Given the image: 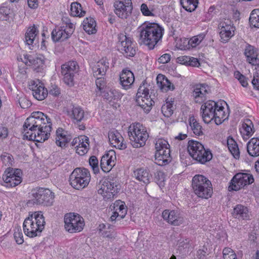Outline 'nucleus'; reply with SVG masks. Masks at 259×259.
I'll use <instances>...</instances> for the list:
<instances>
[{"mask_svg": "<svg viewBox=\"0 0 259 259\" xmlns=\"http://www.w3.org/2000/svg\"><path fill=\"white\" fill-rule=\"evenodd\" d=\"M156 152L166 151L169 149V145L167 141L163 139H158L155 144Z\"/></svg>", "mask_w": 259, "mask_h": 259, "instance_id": "47", "label": "nucleus"}, {"mask_svg": "<svg viewBox=\"0 0 259 259\" xmlns=\"http://www.w3.org/2000/svg\"><path fill=\"white\" fill-rule=\"evenodd\" d=\"M128 134L132 145L135 148L143 147L149 137L146 128L140 123L131 124Z\"/></svg>", "mask_w": 259, "mask_h": 259, "instance_id": "7", "label": "nucleus"}, {"mask_svg": "<svg viewBox=\"0 0 259 259\" xmlns=\"http://www.w3.org/2000/svg\"><path fill=\"white\" fill-rule=\"evenodd\" d=\"M254 182L252 175L246 173H238L231 181L229 186V191H238L244 186L251 184Z\"/></svg>", "mask_w": 259, "mask_h": 259, "instance_id": "16", "label": "nucleus"}, {"mask_svg": "<svg viewBox=\"0 0 259 259\" xmlns=\"http://www.w3.org/2000/svg\"><path fill=\"white\" fill-rule=\"evenodd\" d=\"M19 102L21 107L23 109L27 108L31 105L30 102L24 98H21Z\"/></svg>", "mask_w": 259, "mask_h": 259, "instance_id": "58", "label": "nucleus"}, {"mask_svg": "<svg viewBox=\"0 0 259 259\" xmlns=\"http://www.w3.org/2000/svg\"><path fill=\"white\" fill-rule=\"evenodd\" d=\"M69 139L66 135V132L62 128H59L56 131V144L63 147L69 142Z\"/></svg>", "mask_w": 259, "mask_h": 259, "instance_id": "37", "label": "nucleus"}, {"mask_svg": "<svg viewBox=\"0 0 259 259\" xmlns=\"http://www.w3.org/2000/svg\"><path fill=\"white\" fill-rule=\"evenodd\" d=\"M147 86V84L144 82L140 85L136 95V101L145 112L148 113L151 110L154 102L150 98L149 90Z\"/></svg>", "mask_w": 259, "mask_h": 259, "instance_id": "11", "label": "nucleus"}, {"mask_svg": "<svg viewBox=\"0 0 259 259\" xmlns=\"http://www.w3.org/2000/svg\"><path fill=\"white\" fill-rule=\"evenodd\" d=\"M177 250L180 254H184L188 251V239L182 240L179 241Z\"/></svg>", "mask_w": 259, "mask_h": 259, "instance_id": "50", "label": "nucleus"}, {"mask_svg": "<svg viewBox=\"0 0 259 259\" xmlns=\"http://www.w3.org/2000/svg\"><path fill=\"white\" fill-rule=\"evenodd\" d=\"M141 11L144 16H153V13L149 9L148 6L145 4H142L141 6Z\"/></svg>", "mask_w": 259, "mask_h": 259, "instance_id": "55", "label": "nucleus"}, {"mask_svg": "<svg viewBox=\"0 0 259 259\" xmlns=\"http://www.w3.org/2000/svg\"><path fill=\"white\" fill-rule=\"evenodd\" d=\"M14 237L17 244H22L24 242L23 235L20 227H15Z\"/></svg>", "mask_w": 259, "mask_h": 259, "instance_id": "49", "label": "nucleus"}, {"mask_svg": "<svg viewBox=\"0 0 259 259\" xmlns=\"http://www.w3.org/2000/svg\"><path fill=\"white\" fill-rule=\"evenodd\" d=\"M74 29V25L68 18H62L61 23L56 26L51 33L53 41L58 42L66 40L71 36Z\"/></svg>", "mask_w": 259, "mask_h": 259, "instance_id": "8", "label": "nucleus"}, {"mask_svg": "<svg viewBox=\"0 0 259 259\" xmlns=\"http://www.w3.org/2000/svg\"><path fill=\"white\" fill-rule=\"evenodd\" d=\"M109 62L106 58H104L99 61L93 68L94 75L103 76L109 68Z\"/></svg>", "mask_w": 259, "mask_h": 259, "instance_id": "34", "label": "nucleus"}, {"mask_svg": "<svg viewBox=\"0 0 259 259\" xmlns=\"http://www.w3.org/2000/svg\"><path fill=\"white\" fill-rule=\"evenodd\" d=\"M65 228L69 233L80 232L84 226V221L78 214L69 213L64 217Z\"/></svg>", "mask_w": 259, "mask_h": 259, "instance_id": "13", "label": "nucleus"}, {"mask_svg": "<svg viewBox=\"0 0 259 259\" xmlns=\"http://www.w3.org/2000/svg\"><path fill=\"white\" fill-rule=\"evenodd\" d=\"M118 50L126 57H133L136 53L135 44L123 33L118 35Z\"/></svg>", "mask_w": 259, "mask_h": 259, "instance_id": "15", "label": "nucleus"}, {"mask_svg": "<svg viewBox=\"0 0 259 259\" xmlns=\"http://www.w3.org/2000/svg\"><path fill=\"white\" fill-rule=\"evenodd\" d=\"M156 80L158 87L163 92L173 91L175 89L174 85L163 74H158Z\"/></svg>", "mask_w": 259, "mask_h": 259, "instance_id": "29", "label": "nucleus"}, {"mask_svg": "<svg viewBox=\"0 0 259 259\" xmlns=\"http://www.w3.org/2000/svg\"><path fill=\"white\" fill-rule=\"evenodd\" d=\"M244 54L246 57L247 61L252 65L259 64V59L257 58V52L256 49L252 46L247 45Z\"/></svg>", "mask_w": 259, "mask_h": 259, "instance_id": "28", "label": "nucleus"}, {"mask_svg": "<svg viewBox=\"0 0 259 259\" xmlns=\"http://www.w3.org/2000/svg\"><path fill=\"white\" fill-rule=\"evenodd\" d=\"M252 83L254 88L259 90V74L254 75L252 80Z\"/></svg>", "mask_w": 259, "mask_h": 259, "instance_id": "63", "label": "nucleus"}, {"mask_svg": "<svg viewBox=\"0 0 259 259\" xmlns=\"http://www.w3.org/2000/svg\"><path fill=\"white\" fill-rule=\"evenodd\" d=\"M175 107L172 102H166L161 107V112L165 117H169L172 114Z\"/></svg>", "mask_w": 259, "mask_h": 259, "instance_id": "46", "label": "nucleus"}, {"mask_svg": "<svg viewBox=\"0 0 259 259\" xmlns=\"http://www.w3.org/2000/svg\"><path fill=\"white\" fill-rule=\"evenodd\" d=\"M45 218L41 211H35L29 214L23 224L25 234L30 238L39 236L45 228Z\"/></svg>", "mask_w": 259, "mask_h": 259, "instance_id": "4", "label": "nucleus"}, {"mask_svg": "<svg viewBox=\"0 0 259 259\" xmlns=\"http://www.w3.org/2000/svg\"><path fill=\"white\" fill-rule=\"evenodd\" d=\"M79 69L78 65L75 61H69L61 66V75L63 77L64 82L69 87L74 84V76Z\"/></svg>", "mask_w": 259, "mask_h": 259, "instance_id": "12", "label": "nucleus"}, {"mask_svg": "<svg viewBox=\"0 0 259 259\" xmlns=\"http://www.w3.org/2000/svg\"><path fill=\"white\" fill-rule=\"evenodd\" d=\"M191 187L194 193L202 199H208L213 193L210 181L202 175H196L193 177Z\"/></svg>", "mask_w": 259, "mask_h": 259, "instance_id": "5", "label": "nucleus"}, {"mask_svg": "<svg viewBox=\"0 0 259 259\" xmlns=\"http://www.w3.org/2000/svg\"><path fill=\"white\" fill-rule=\"evenodd\" d=\"M189 56H184L179 57L178 58V62L183 65H185L188 66L189 63Z\"/></svg>", "mask_w": 259, "mask_h": 259, "instance_id": "62", "label": "nucleus"}, {"mask_svg": "<svg viewBox=\"0 0 259 259\" xmlns=\"http://www.w3.org/2000/svg\"><path fill=\"white\" fill-rule=\"evenodd\" d=\"M247 151L251 156H259V139L258 138H252L248 142Z\"/></svg>", "mask_w": 259, "mask_h": 259, "instance_id": "36", "label": "nucleus"}, {"mask_svg": "<svg viewBox=\"0 0 259 259\" xmlns=\"http://www.w3.org/2000/svg\"><path fill=\"white\" fill-rule=\"evenodd\" d=\"M51 119L40 111L33 112L23 125L26 139L42 143L49 139L52 130Z\"/></svg>", "mask_w": 259, "mask_h": 259, "instance_id": "1", "label": "nucleus"}, {"mask_svg": "<svg viewBox=\"0 0 259 259\" xmlns=\"http://www.w3.org/2000/svg\"><path fill=\"white\" fill-rule=\"evenodd\" d=\"M45 58L42 55H38L36 57L33 56V61L31 65H34L37 67H42L45 63Z\"/></svg>", "mask_w": 259, "mask_h": 259, "instance_id": "52", "label": "nucleus"}, {"mask_svg": "<svg viewBox=\"0 0 259 259\" xmlns=\"http://www.w3.org/2000/svg\"><path fill=\"white\" fill-rule=\"evenodd\" d=\"M108 138L110 144L119 149L126 148V144L121 134L116 130H110L108 133Z\"/></svg>", "mask_w": 259, "mask_h": 259, "instance_id": "26", "label": "nucleus"}, {"mask_svg": "<svg viewBox=\"0 0 259 259\" xmlns=\"http://www.w3.org/2000/svg\"><path fill=\"white\" fill-rule=\"evenodd\" d=\"M170 150L155 152V162L157 164L163 166L167 164L171 161Z\"/></svg>", "mask_w": 259, "mask_h": 259, "instance_id": "31", "label": "nucleus"}, {"mask_svg": "<svg viewBox=\"0 0 259 259\" xmlns=\"http://www.w3.org/2000/svg\"><path fill=\"white\" fill-rule=\"evenodd\" d=\"M96 84L99 90L101 91L106 85V81L103 77H98L96 80Z\"/></svg>", "mask_w": 259, "mask_h": 259, "instance_id": "56", "label": "nucleus"}, {"mask_svg": "<svg viewBox=\"0 0 259 259\" xmlns=\"http://www.w3.org/2000/svg\"><path fill=\"white\" fill-rule=\"evenodd\" d=\"M116 155L114 151H109L104 155L101 159L100 166L102 170L105 172L110 171L115 164Z\"/></svg>", "mask_w": 259, "mask_h": 259, "instance_id": "24", "label": "nucleus"}, {"mask_svg": "<svg viewBox=\"0 0 259 259\" xmlns=\"http://www.w3.org/2000/svg\"><path fill=\"white\" fill-rule=\"evenodd\" d=\"M139 32V43L153 49L163 34L164 29L155 23H144L138 29Z\"/></svg>", "mask_w": 259, "mask_h": 259, "instance_id": "2", "label": "nucleus"}, {"mask_svg": "<svg viewBox=\"0 0 259 259\" xmlns=\"http://www.w3.org/2000/svg\"><path fill=\"white\" fill-rule=\"evenodd\" d=\"M196 256L198 259H206V251L204 249L197 250Z\"/></svg>", "mask_w": 259, "mask_h": 259, "instance_id": "64", "label": "nucleus"}, {"mask_svg": "<svg viewBox=\"0 0 259 259\" xmlns=\"http://www.w3.org/2000/svg\"><path fill=\"white\" fill-rule=\"evenodd\" d=\"M2 160L3 163L8 167L12 166L13 162V159L12 155L8 153H5L1 156Z\"/></svg>", "mask_w": 259, "mask_h": 259, "instance_id": "53", "label": "nucleus"}, {"mask_svg": "<svg viewBox=\"0 0 259 259\" xmlns=\"http://www.w3.org/2000/svg\"><path fill=\"white\" fill-rule=\"evenodd\" d=\"M89 164L92 168L94 174H97L99 172V167L98 164V160L96 156H92L89 159Z\"/></svg>", "mask_w": 259, "mask_h": 259, "instance_id": "51", "label": "nucleus"}, {"mask_svg": "<svg viewBox=\"0 0 259 259\" xmlns=\"http://www.w3.org/2000/svg\"><path fill=\"white\" fill-rule=\"evenodd\" d=\"M103 237L107 238L110 239H114L115 238L116 233L114 231H104L102 233Z\"/></svg>", "mask_w": 259, "mask_h": 259, "instance_id": "60", "label": "nucleus"}, {"mask_svg": "<svg viewBox=\"0 0 259 259\" xmlns=\"http://www.w3.org/2000/svg\"><path fill=\"white\" fill-rule=\"evenodd\" d=\"M120 188L118 183L109 179L105 180L101 184H99L98 193L104 198L111 199L118 192Z\"/></svg>", "mask_w": 259, "mask_h": 259, "instance_id": "14", "label": "nucleus"}, {"mask_svg": "<svg viewBox=\"0 0 259 259\" xmlns=\"http://www.w3.org/2000/svg\"><path fill=\"white\" fill-rule=\"evenodd\" d=\"M82 25L84 30L88 34H94L96 32V23L94 19L93 18H86L83 20Z\"/></svg>", "mask_w": 259, "mask_h": 259, "instance_id": "38", "label": "nucleus"}, {"mask_svg": "<svg viewBox=\"0 0 259 259\" xmlns=\"http://www.w3.org/2000/svg\"><path fill=\"white\" fill-rule=\"evenodd\" d=\"M8 135V128L3 125L0 126V140L6 138Z\"/></svg>", "mask_w": 259, "mask_h": 259, "instance_id": "57", "label": "nucleus"}, {"mask_svg": "<svg viewBox=\"0 0 259 259\" xmlns=\"http://www.w3.org/2000/svg\"><path fill=\"white\" fill-rule=\"evenodd\" d=\"M188 151L193 159L201 164L209 161L212 158V154L208 149H205L200 142L191 140L188 142Z\"/></svg>", "mask_w": 259, "mask_h": 259, "instance_id": "6", "label": "nucleus"}, {"mask_svg": "<svg viewBox=\"0 0 259 259\" xmlns=\"http://www.w3.org/2000/svg\"><path fill=\"white\" fill-rule=\"evenodd\" d=\"M227 146L228 149L234 157L238 159L239 157L240 152L236 142L231 137L227 139Z\"/></svg>", "mask_w": 259, "mask_h": 259, "instance_id": "41", "label": "nucleus"}, {"mask_svg": "<svg viewBox=\"0 0 259 259\" xmlns=\"http://www.w3.org/2000/svg\"><path fill=\"white\" fill-rule=\"evenodd\" d=\"M233 214L239 220H247L250 218L248 208L242 204H237L234 207Z\"/></svg>", "mask_w": 259, "mask_h": 259, "instance_id": "33", "label": "nucleus"}, {"mask_svg": "<svg viewBox=\"0 0 259 259\" xmlns=\"http://www.w3.org/2000/svg\"><path fill=\"white\" fill-rule=\"evenodd\" d=\"M204 36L203 34H201L192 37L188 41L189 45L192 48L196 47L202 41Z\"/></svg>", "mask_w": 259, "mask_h": 259, "instance_id": "48", "label": "nucleus"}, {"mask_svg": "<svg viewBox=\"0 0 259 259\" xmlns=\"http://www.w3.org/2000/svg\"><path fill=\"white\" fill-rule=\"evenodd\" d=\"M21 61L26 65L31 66L33 61V56L27 54H24L23 58H21Z\"/></svg>", "mask_w": 259, "mask_h": 259, "instance_id": "54", "label": "nucleus"}, {"mask_svg": "<svg viewBox=\"0 0 259 259\" xmlns=\"http://www.w3.org/2000/svg\"><path fill=\"white\" fill-rule=\"evenodd\" d=\"M183 8L187 11L192 12L194 11L198 4V0H180Z\"/></svg>", "mask_w": 259, "mask_h": 259, "instance_id": "45", "label": "nucleus"}, {"mask_svg": "<svg viewBox=\"0 0 259 259\" xmlns=\"http://www.w3.org/2000/svg\"><path fill=\"white\" fill-rule=\"evenodd\" d=\"M133 177L144 184H148L151 179V175L144 168H138L134 171Z\"/></svg>", "mask_w": 259, "mask_h": 259, "instance_id": "30", "label": "nucleus"}, {"mask_svg": "<svg viewBox=\"0 0 259 259\" xmlns=\"http://www.w3.org/2000/svg\"><path fill=\"white\" fill-rule=\"evenodd\" d=\"M162 217L164 221L173 226H180L184 221V218L175 210L165 209L162 212Z\"/></svg>", "mask_w": 259, "mask_h": 259, "instance_id": "21", "label": "nucleus"}, {"mask_svg": "<svg viewBox=\"0 0 259 259\" xmlns=\"http://www.w3.org/2000/svg\"><path fill=\"white\" fill-rule=\"evenodd\" d=\"M71 145L76 149V152L80 155L86 154L89 149V139L84 135L75 138Z\"/></svg>", "mask_w": 259, "mask_h": 259, "instance_id": "20", "label": "nucleus"}, {"mask_svg": "<svg viewBox=\"0 0 259 259\" xmlns=\"http://www.w3.org/2000/svg\"><path fill=\"white\" fill-rule=\"evenodd\" d=\"M240 132L244 139H248L254 132L253 124L251 120L248 118L244 119L242 122Z\"/></svg>", "mask_w": 259, "mask_h": 259, "instance_id": "32", "label": "nucleus"}, {"mask_svg": "<svg viewBox=\"0 0 259 259\" xmlns=\"http://www.w3.org/2000/svg\"><path fill=\"white\" fill-rule=\"evenodd\" d=\"M189 125L194 134L200 136L203 134V128L200 123L193 117L189 119Z\"/></svg>", "mask_w": 259, "mask_h": 259, "instance_id": "40", "label": "nucleus"}, {"mask_svg": "<svg viewBox=\"0 0 259 259\" xmlns=\"http://www.w3.org/2000/svg\"><path fill=\"white\" fill-rule=\"evenodd\" d=\"M249 23L251 27L259 28V9H254L251 12Z\"/></svg>", "mask_w": 259, "mask_h": 259, "instance_id": "44", "label": "nucleus"}, {"mask_svg": "<svg viewBox=\"0 0 259 259\" xmlns=\"http://www.w3.org/2000/svg\"><path fill=\"white\" fill-rule=\"evenodd\" d=\"M122 96V94L116 89H111L110 90L104 92L103 97L108 102L117 101Z\"/></svg>", "mask_w": 259, "mask_h": 259, "instance_id": "39", "label": "nucleus"}, {"mask_svg": "<svg viewBox=\"0 0 259 259\" xmlns=\"http://www.w3.org/2000/svg\"><path fill=\"white\" fill-rule=\"evenodd\" d=\"M113 7L114 13L122 19H126L132 14L133 5L131 0H115Z\"/></svg>", "mask_w": 259, "mask_h": 259, "instance_id": "17", "label": "nucleus"}, {"mask_svg": "<svg viewBox=\"0 0 259 259\" xmlns=\"http://www.w3.org/2000/svg\"><path fill=\"white\" fill-rule=\"evenodd\" d=\"M170 60V55L169 54H165L160 57L158 61L159 63L165 64L168 63Z\"/></svg>", "mask_w": 259, "mask_h": 259, "instance_id": "59", "label": "nucleus"}, {"mask_svg": "<svg viewBox=\"0 0 259 259\" xmlns=\"http://www.w3.org/2000/svg\"><path fill=\"white\" fill-rule=\"evenodd\" d=\"M110 208L114 210L110 217L111 221H115L117 219L118 220L123 219L127 213V207L125 203L120 200L115 201L113 205L110 206Z\"/></svg>", "mask_w": 259, "mask_h": 259, "instance_id": "23", "label": "nucleus"}, {"mask_svg": "<svg viewBox=\"0 0 259 259\" xmlns=\"http://www.w3.org/2000/svg\"><path fill=\"white\" fill-rule=\"evenodd\" d=\"M70 14L72 16L81 17L84 16L85 12L82 10L79 3L73 2L71 4Z\"/></svg>", "mask_w": 259, "mask_h": 259, "instance_id": "43", "label": "nucleus"}, {"mask_svg": "<svg viewBox=\"0 0 259 259\" xmlns=\"http://www.w3.org/2000/svg\"><path fill=\"white\" fill-rule=\"evenodd\" d=\"M134 81V73L128 69H123L119 76L120 84L122 89L127 90L132 88Z\"/></svg>", "mask_w": 259, "mask_h": 259, "instance_id": "25", "label": "nucleus"}, {"mask_svg": "<svg viewBox=\"0 0 259 259\" xmlns=\"http://www.w3.org/2000/svg\"><path fill=\"white\" fill-rule=\"evenodd\" d=\"M38 33L36 27L34 25L29 27L25 33V42L28 46L33 44L35 38Z\"/></svg>", "mask_w": 259, "mask_h": 259, "instance_id": "42", "label": "nucleus"}, {"mask_svg": "<svg viewBox=\"0 0 259 259\" xmlns=\"http://www.w3.org/2000/svg\"><path fill=\"white\" fill-rule=\"evenodd\" d=\"M91 180L88 169L85 168H76L71 173L69 178L71 186L76 190H81L86 187Z\"/></svg>", "mask_w": 259, "mask_h": 259, "instance_id": "9", "label": "nucleus"}, {"mask_svg": "<svg viewBox=\"0 0 259 259\" xmlns=\"http://www.w3.org/2000/svg\"><path fill=\"white\" fill-rule=\"evenodd\" d=\"M68 114L74 122H78L83 119L84 111L81 107L73 106L71 110L68 111Z\"/></svg>", "mask_w": 259, "mask_h": 259, "instance_id": "35", "label": "nucleus"}, {"mask_svg": "<svg viewBox=\"0 0 259 259\" xmlns=\"http://www.w3.org/2000/svg\"><path fill=\"white\" fill-rule=\"evenodd\" d=\"M224 107L219 106L215 102L209 100L201 105L200 113L205 123H209L214 120L217 125L228 119L229 115L224 111Z\"/></svg>", "mask_w": 259, "mask_h": 259, "instance_id": "3", "label": "nucleus"}, {"mask_svg": "<svg viewBox=\"0 0 259 259\" xmlns=\"http://www.w3.org/2000/svg\"><path fill=\"white\" fill-rule=\"evenodd\" d=\"M220 40L226 43L234 36L235 27L230 19H225L220 22L218 25Z\"/></svg>", "mask_w": 259, "mask_h": 259, "instance_id": "18", "label": "nucleus"}, {"mask_svg": "<svg viewBox=\"0 0 259 259\" xmlns=\"http://www.w3.org/2000/svg\"><path fill=\"white\" fill-rule=\"evenodd\" d=\"M29 89L32 90L33 97L37 100H44L48 95L47 89L38 80L31 81L29 84Z\"/></svg>", "mask_w": 259, "mask_h": 259, "instance_id": "22", "label": "nucleus"}, {"mask_svg": "<svg viewBox=\"0 0 259 259\" xmlns=\"http://www.w3.org/2000/svg\"><path fill=\"white\" fill-rule=\"evenodd\" d=\"M32 201L34 204L50 206L53 205L54 193L49 189L39 188L32 191Z\"/></svg>", "mask_w": 259, "mask_h": 259, "instance_id": "10", "label": "nucleus"}, {"mask_svg": "<svg viewBox=\"0 0 259 259\" xmlns=\"http://www.w3.org/2000/svg\"><path fill=\"white\" fill-rule=\"evenodd\" d=\"M20 170L16 169L14 171L12 169L8 171H5L3 176V180L6 187H15L20 184L21 178L20 176Z\"/></svg>", "mask_w": 259, "mask_h": 259, "instance_id": "19", "label": "nucleus"}, {"mask_svg": "<svg viewBox=\"0 0 259 259\" xmlns=\"http://www.w3.org/2000/svg\"><path fill=\"white\" fill-rule=\"evenodd\" d=\"M200 63L198 59L189 56V63L188 66L192 67H198Z\"/></svg>", "mask_w": 259, "mask_h": 259, "instance_id": "61", "label": "nucleus"}, {"mask_svg": "<svg viewBox=\"0 0 259 259\" xmlns=\"http://www.w3.org/2000/svg\"><path fill=\"white\" fill-rule=\"evenodd\" d=\"M208 89V85L205 84H199L195 86L193 96L195 99V102L200 103L206 99Z\"/></svg>", "mask_w": 259, "mask_h": 259, "instance_id": "27", "label": "nucleus"}]
</instances>
